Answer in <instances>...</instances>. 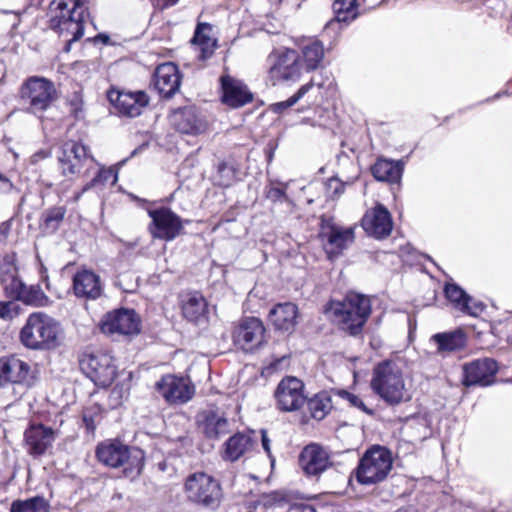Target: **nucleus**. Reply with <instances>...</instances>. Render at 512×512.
Listing matches in <instances>:
<instances>
[{"instance_id": "obj_30", "label": "nucleus", "mask_w": 512, "mask_h": 512, "mask_svg": "<svg viewBox=\"0 0 512 512\" xmlns=\"http://www.w3.org/2000/svg\"><path fill=\"white\" fill-rule=\"evenodd\" d=\"M73 291L76 297L97 299L102 294L99 275L91 270L78 271L73 276Z\"/></svg>"}, {"instance_id": "obj_62", "label": "nucleus", "mask_w": 512, "mask_h": 512, "mask_svg": "<svg viewBox=\"0 0 512 512\" xmlns=\"http://www.w3.org/2000/svg\"><path fill=\"white\" fill-rule=\"evenodd\" d=\"M50 151L49 150H39L37 151L36 153L33 154V159L34 161H38V160H42V159H45L47 157L50 156Z\"/></svg>"}, {"instance_id": "obj_31", "label": "nucleus", "mask_w": 512, "mask_h": 512, "mask_svg": "<svg viewBox=\"0 0 512 512\" xmlns=\"http://www.w3.org/2000/svg\"><path fill=\"white\" fill-rule=\"evenodd\" d=\"M467 334L462 328L439 332L431 337L437 346L438 353L461 351L467 346Z\"/></svg>"}, {"instance_id": "obj_32", "label": "nucleus", "mask_w": 512, "mask_h": 512, "mask_svg": "<svg viewBox=\"0 0 512 512\" xmlns=\"http://www.w3.org/2000/svg\"><path fill=\"white\" fill-rule=\"evenodd\" d=\"M181 310L186 320L194 324H199L207 319L208 303L199 291H194L183 301Z\"/></svg>"}, {"instance_id": "obj_35", "label": "nucleus", "mask_w": 512, "mask_h": 512, "mask_svg": "<svg viewBox=\"0 0 512 512\" xmlns=\"http://www.w3.org/2000/svg\"><path fill=\"white\" fill-rule=\"evenodd\" d=\"M172 128H202L199 111L195 105L177 107L169 114Z\"/></svg>"}, {"instance_id": "obj_23", "label": "nucleus", "mask_w": 512, "mask_h": 512, "mask_svg": "<svg viewBox=\"0 0 512 512\" xmlns=\"http://www.w3.org/2000/svg\"><path fill=\"white\" fill-rule=\"evenodd\" d=\"M55 440V430L42 423H32L24 432V441L28 453L40 457L52 446Z\"/></svg>"}, {"instance_id": "obj_45", "label": "nucleus", "mask_w": 512, "mask_h": 512, "mask_svg": "<svg viewBox=\"0 0 512 512\" xmlns=\"http://www.w3.org/2000/svg\"><path fill=\"white\" fill-rule=\"evenodd\" d=\"M314 85L322 86V83H316L311 79L308 83L299 87V89L288 99L279 101L270 105V110L274 113L281 114L288 108L294 106L301 98L307 94Z\"/></svg>"}, {"instance_id": "obj_29", "label": "nucleus", "mask_w": 512, "mask_h": 512, "mask_svg": "<svg viewBox=\"0 0 512 512\" xmlns=\"http://www.w3.org/2000/svg\"><path fill=\"white\" fill-rule=\"evenodd\" d=\"M215 171L212 174V181L215 186L221 188L231 187L243 179V173L239 162L232 156L219 159L214 164Z\"/></svg>"}, {"instance_id": "obj_25", "label": "nucleus", "mask_w": 512, "mask_h": 512, "mask_svg": "<svg viewBox=\"0 0 512 512\" xmlns=\"http://www.w3.org/2000/svg\"><path fill=\"white\" fill-rule=\"evenodd\" d=\"M299 308L292 302L275 304L268 313V320L277 332L291 335L297 326Z\"/></svg>"}, {"instance_id": "obj_1", "label": "nucleus", "mask_w": 512, "mask_h": 512, "mask_svg": "<svg viewBox=\"0 0 512 512\" xmlns=\"http://www.w3.org/2000/svg\"><path fill=\"white\" fill-rule=\"evenodd\" d=\"M95 457L106 467L114 469L123 467L121 477L131 481L142 474L146 461L144 450L125 444L119 438L99 442L95 447Z\"/></svg>"}, {"instance_id": "obj_26", "label": "nucleus", "mask_w": 512, "mask_h": 512, "mask_svg": "<svg viewBox=\"0 0 512 512\" xmlns=\"http://www.w3.org/2000/svg\"><path fill=\"white\" fill-rule=\"evenodd\" d=\"M318 238L326 240L332 246L330 250H326V254L329 259H334L342 254L343 250L347 248L348 243L354 242V228L341 227L336 223H330L329 231H320Z\"/></svg>"}, {"instance_id": "obj_40", "label": "nucleus", "mask_w": 512, "mask_h": 512, "mask_svg": "<svg viewBox=\"0 0 512 512\" xmlns=\"http://www.w3.org/2000/svg\"><path fill=\"white\" fill-rule=\"evenodd\" d=\"M305 403L310 416L317 421L323 420L332 409L331 396L327 391H320L312 397L307 396Z\"/></svg>"}, {"instance_id": "obj_21", "label": "nucleus", "mask_w": 512, "mask_h": 512, "mask_svg": "<svg viewBox=\"0 0 512 512\" xmlns=\"http://www.w3.org/2000/svg\"><path fill=\"white\" fill-rule=\"evenodd\" d=\"M298 464L306 477H319L332 466L329 453L318 443H309L298 455Z\"/></svg>"}, {"instance_id": "obj_48", "label": "nucleus", "mask_w": 512, "mask_h": 512, "mask_svg": "<svg viewBox=\"0 0 512 512\" xmlns=\"http://www.w3.org/2000/svg\"><path fill=\"white\" fill-rule=\"evenodd\" d=\"M24 313L21 301L9 299L2 301V320H12Z\"/></svg>"}, {"instance_id": "obj_24", "label": "nucleus", "mask_w": 512, "mask_h": 512, "mask_svg": "<svg viewBox=\"0 0 512 512\" xmlns=\"http://www.w3.org/2000/svg\"><path fill=\"white\" fill-rule=\"evenodd\" d=\"M256 447L257 440L254 437V430L238 431L224 442L222 459L234 463L246 453L255 450Z\"/></svg>"}, {"instance_id": "obj_52", "label": "nucleus", "mask_w": 512, "mask_h": 512, "mask_svg": "<svg viewBox=\"0 0 512 512\" xmlns=\"http://www.w3.org/2000/svg\"><path fill=\"white\" fill-rule=\"evenodd\" d=\"M265 197L273 203L276 202H284L288 199L286 193V186L284 187H274V186H266L264 189Z\"/></svg>"}, {"instance_id": "obj_4", "label": "nucleus", "mask_w": 512, "mask_h": 512, "mask_svg": "<svg viewBox=\"0 0 512 512\" xmlns=\"http://www.w3.org/2000/svg\"><path fill=\"white\" fill-rule=\"evenodd\" d=\"M60 322L45 312L31 313L19 333L21 344L35 351H50L60 345Z\"/></svg>"}, {"instance_id": "obj_20", "label": "nucleus", "mask_w": 512, "mask_h": 512, "mask_svg": "<svg viewBox=\"0 0 512 512\" xmlns=\"http://www.w3.org/2000/svg\"><path fill=\"white\" fill-rule=\"evenodd\" d=\"M393 218L388 208L382 203L376 205L364 213L361 219V227L365 233L376 239L388 238L393 230Z\"/></svg>"}, {"instance_id": "obj_34", "label": "nucleus", "mask_w": 512, "mask_h": 512, "mask_svg": "<svg viewBox=\"0 0 512 512\" xmlns=\"http://www.w3.org/2000/svg\"><path fill=\"white\" fill-rule=\"evenodd\" d=\"M30 378V366L27 362L12 355L2 357V380L11 383H24Z\"/></svg>"}, {"instance_id": "obj_61", "label": "nucleus", "mask_w": 512, "mask_h": 512, "mask_svg": "<svg viewBox=\"0 0 512 512\" xmlns=\"http://www.w3.org/2000/svg\"><path fill=\"white\" fill-rule=\"evenodd\" d=\"M83 422L88 431H94L95 424H94L93 416L83 415Z\"/></svg>"}, {"instance_id": "obj_13", "label": "nucleus", "mask_w": 512, "mask_h": 512, "mask_svg": "<svg viewBox=\"0 0 512 512\" xmlns=\"http://www.w3.org/2000/svg\"><path fill=\"white\" fill-rule=\"evenodd\" d=\"M107 100L122 117L134 118L142 114V110L149 105L150 97L144 90L125 91L111 86L107 93Z\"/></svg>"}, {"instance_id": "obj_39", "label": "nucleus", "mask_w": 512, "mask_h": 512, "mask_svg": "<svg viewBox=\"0 0 512 512\" xmlns=\"http://www.w3.org/2000/svg\"><path fill=\"white\" fill-rule=\"evenodd\" d=\"M67 209L65 206H52L45 209L39 219V228L45 234H54L63 222Z\"/></svg>"}, {"instance_id": "obj_8", "label": "nucleus", "mask_w": 512, "mask_h": 512, "mask_svg": "<svg viewBox=\"0 0 512 512\" xmlns=\"http://www.w3.org/2000/svg\"><path fill=\"white\" fill-rule=\"evenodd\" d=\"M85 3L86 0H53L49 8L51 13L55 12V15L50 17L48 27L59 36L64 33L72 34L75 25L70 23V18L71 22L75 21V23H78L81 18L85 27V16L88 14V8L84 7Z\"/></svg>"}, {"instance_id": "obj_41", "label": "nucleus", "mask_w": 512, "mask_h": 512, "mask_svg": "<svg viewBox=\"0 0 512 512\" xmlns=\"http://www.w3.org/2000/svg\"><path fill=\"white\" fill-rule=\"evenodd\" d=\"M443 293L455 310L459 312L469 310L468 302L472 301V296L469 295L459 284L455 282H445L443 286Z\"/></svg>"}, {"instance_id": "obj_36", "label": "nucleus", "mask_w": 512, "mask_h": 512, "mask_svg": "<svg viewBox=\"0 0 512 512\" xmlns=\"http://www.w3.org/2000/svg\"><path fill=\"white\" fill-rule=\"evenodd\" d=\"M211 29V24L207 22L198 23L190 40L191 44L199 48L200 60L209 59L214 54L217 47L216 40H212V38L206 33V31H210Z\"/></svg>"}, {"instance_id": "obj_5", "label": "nucleus", "mask_w": 512, "mask_h": 512, "mask_svg": "<svg viewBox=\"0 0 512 512\" xmlns=\"http://www.w3.org/2000/svg\"><path fill=\"white\" fill-rule=\"evenodd\" d=\"M392 468L391 451L384 446L373 445L359 458L351 476H354L360 485L368 486L384 481Z\"/></svg>"}, {"instance_id": "obj_10", "label": "nucleus", "mask_w": 512, "mask_h": 512, "mask_svg": "<svg viewBox=\"0 0 512 512\" xmlns=\"http://www.w3.org/2000/svg\"><path fill=\"white\" fill-rule=\"evenodd\" d=\"M151 222L148 231L153 239L170 242L183 234V219L171 208L160 206L147 209Z\"/></svg>"}, {"instance_id": "obj_27", "label": "nucleus", "mask_w": 512, "mask_h": 512, "mask_svg": "<svg viewBox=\"0 0 512 512\" xmlns=\"http://www.w3.org/2000/svg\"><path fill=\"white\" fill-rule=\"evenodd\" d=\"M2 285L5 296L13 300H18L25 289L26 284L19 276L14 252L2 257Z\"/></svg>"}, {"instance_id": "obj_54", "label": "nucleus", "mask_w": 512, "mask_h": 512, "mask_svg": "<svg viewBox=\"0 0 512 512\" xmlns=\"http://www.w3.org/2000/svg\"><path fill=\"white\" fill-rule=\"evenodd\" d=\"M73 22L74 21H72L71 23L73 24ZM74 25H75V29L72 31V38L67 40L62 48V51L64 53H69L72 49L73 43L79 41L84 35V26H83L81 20L78 23L74 22Z\"/></svg>"}, {"instance_id": "obj_42", "label": "nucleus", "mask_w": 512, "mask_h": 512, "mask_svg": "<svg viewBox=\"0 0 512 512\" xmlns=\"http://www.w3.org/2000/svg\"><path fill=\"white\" fill-rule=\"evenodd\" d=\"M275 57L273 64L269 68V76L270 79L273 80L277 77L281 70L285 67L287 68L289 65L294 64L296 62H300L301 56L298 51L291 48H283L279 52L273 51L269 58Z\"/></svg>"}, {"instance_id": "obj_44", "label": "nucleus", "mask_w": 512, "mask_h": 512, "mask_svg": "<svg viewBox=\"0 0 512 512\" xmlns=\"http://www.w3.org/2000/svg\"><path fill=\"white\" fill-rule=\"evenodd\" d=\"M50 505L42 496H34L26 500H15L10 512H49Z\"/></svg>"}, {"instance_id": "obj_18", "label": "nucleus", "mask_w": 512, "mask_h": 512, "mask_svg": "<svg viewBox=\"0 0 512 512\" xmlns=\"http://www.w3.org/2000/svg\"><path fill=\"white\" fill-rule=\"evenodd\" d=\"M182 77V72L177 64L164 62L155 68L150 87H153L162 99L168 100L179 91Z\"/></svg>"}, {"instance_id": "obj_9", "label": "nucleus", "mask_w": 512, "mask_h": 512, "mask_svg": "<svg viewBox=\"0 0 512 512\" xmlns=\"http://www.w3.org/2000/svg\"><path fill=\"white\" fill-rule=\"evenodd\" d=\"M82 372L100 388L111 386L117 376L115 359L102 352L85 354L79 361Z\"/></svg>"}, {"instance_id": "obj_14", "label": "nucleus", "mask_w": 512, "mask_h": 512, "mask_svg": "<svg viewBox=\"0 0 512 512\" xmlns=\"http://www.w3.org/2000/svg\"><path fill=\"white\" fill-rule=\"evenodd\" d=\"M498 362L489 357L473 359L462 365L461 384L466 387H489L496 382Z\"/></svg>"}, {"instance_id": "obj_57", "label": "nucleus", "mask_w": 512, "mask_h": 512, "mask_svg": "<svg viewBox=\"0 0 512 512\" xmlns=\"http://www.w3.org/2000/svg\"><path fill=\"white\" fill-rule=\"evenodd\" d=\"M85 42L93 43L95 45L101 43L104 46L113 45L110 35L106 32H99L93 37H88L85 39Z\"/></svg>"}, {"instance_id": "obj_53", "label": "nucleus", "mask_w": 512, "mask_h": 512, "mask_svg": "<svg viewBox=\"0 0 512 512\" xmlns=\"http://www.w3.org/2000/svg\"><path fill=\"white\" fill-rule=\"evenodd\" d=\"M346 183L337 176L330 177L326 182V189L330 192L332 199H338L345 191Z\"/></svg>"}, {"instance_id": "obj_7", "label": "nucleus", "mask_w": 512, "mask_h": 512, "mask_svg": "<svg viewBox=\"0 0 512 512\" xmlns=\"http://www.w3.org/2000/svg\"><path fill=\"white\" fill-rule=\"evenodd\" d=\"M21 100L28 104L27 111L38 115L51 108L57 99V89L52 80L44 76H30L19 88Z\"/></svg>"}, {"instance_id": "obj_50", "label": "nucleus", "mask_w": 512, "mask_h": 512, "mask_svg": "<svg viewBox=\"0 0 512 512\" xmlns=\"http://www.w3.org/2000/svg\"><path fill=\"white\" fill-rule=\"evenodd\" d=\"M302 63L296 62L294 64L289 65L287 68L285 67L283 70L280 71L279 75L275 77L272 81L280 82V81H292L295 82L300 79L301 76V68Z\"/></svg>"}, {"instance_id": "obj_58", "label": "nucleus", "mask_w": 512, "mask_h": 512, "mask_svg": "<svg viewBox=\"0 0 512 512\" xmlns=\"http://www.w3.org/2000/svg\"><path fill=\"white\" fill-rule=\"evenodd\" d=\"M278 148V139H270L264 148L266 161L268 164H270L273 161L274 153L276 149Z\"/></svg>"}, {"instance_id": "obj_11", "label": "nucleus", "mask_w": 512, "mask_h": 512, "mask_svg": "<svg viewBox=\"0 0 512 512\" xmlns=\"http://www.w3.org/2000/svg\"><path fill=\"white\" fill-rule=\"evenodd\" d=\"M98 326L107 335L134 336L141 333V318L135 309L122 306L106 312Z\"/></svg>"}, {"instance_id": "obj_3", "label": "nucleus", "mask_w": 512, "mask_h": 512, "mask_svg": "<svg viewBox=\"0 0 512 512\" xmlns=\"http://www.w3.org/2000/svg\"><path fill=\"white\" fill-rule=\"evenodd\" d=\"M372 392L387 406L395 407L410 401L403 372L392 359H384L375 364L370 381Z\"/></svg>"}, {"instance_id": "obj_28", "label": "nucleus", "mask_w": 512, "mask_h": 512, "mask_svg": "<svg viewBox=\"0 0 512 512\" xmlns=\"http://www.w3.org/2000/svg\"><path fill=\"white\" fill-rule=\"evenodd\" d=\"M197 425L208 440H219L230 432L228 419L214 410H206L199 414Z\"/></svg>"}, {"instance_id": "obj_49", "label": "nucleus", "mask_w": 512, "mask_h": 512, "mask_svg": "<svg viewBox=\"0 0 512 512\" xmlns=\"http://www.w3.org/2000/svg\"><path fill=\"white\" fill-rule=\"evenodd\" d=\"M336 394L339 397H341L342 399L347 400L350 403L351 406H353L355 408H358L359 410H361L365 414H367L369 416H373L374 415V413H375L374 410L371 409V408H368L365 405V403L363 402V400L359 396H357V395H355V394H353V393H351V392H349V391H347L345 389L337 390Z\"/></svg>"}, {"instance_id": "obj_16", "label": "nucleus", "mask_w": 512, "mask_h": 512, "mask_svg": "<svg viewBox=\"0 0 512 512\" xmlns=\"http://www.w3.org/2000/svg\"><path fill=\"white\" fill-rule=\"evenodd\" d=\"M219 99L225 106L238 109L251 103L254 94L244 81L226 73L219 77Z\"/></svg>"}, {"instance_id": "obj_15", "label": "nucleus", "mask_w": 512, "mask_h": 512, "mask_svg": "<svg viewBox=\"0 0 512 512\" xmlns=\"http://www.w3.org/2000/svg\"><path fill=\"white\" fill-rule=\"evenodd\" d=\"M265 333L266 328L260 318L244 317L233 330V343L243 351H253L267 343Z\"/></svg>"}, {"instance_id": "obj_59", "label": "nucleus", "mask_w": 512, "mask_h": 512, "mask_svg": "<svg viewBox=\"0 0 512 512\" xmlns=\"http://www.w3.org/2000/svg\"><path fill=\"white\" fill-rule=\"evenodd\" d=\"M287 512H317L314 506L309 504H293Z\"/></svg>"}, {"instance_id": "obj_19", "label": "nucleus", "mask_w": 512, "mask_h": 512, "mask_svg": "<svg viewBox=\"0 0 512 512\" xmlns=\"http://www.w3.org/2000/svg\"><path fill=\"white\" fill-rule=\"evenodd\" d=\"M334 17L324 26L322 35L331 39L330 46L338 38L343 28L356 20L359 13L358 0H335L332 4Z\"/></svg>"}, {"instance_id": "obj_33", "label": "nucleus", "mask_w": 512, "mask_h": 512, "mask_svg": "<svg viewBox=\"0 0 512 512\" xmlns=\"http://www.w3.org/2000/svg\"><path fill=\"white\" fill-rule=\"evenodd\" d=\"M404 166L402 161H394L379 158L371 166L373 177L380 182L398 183L402 177Z\"/></svg>"}, {"instance_id": "obj_64", "label": "nucleus", "mask_w": 512, "mask_h": 512, "mask_svg": "<svg viewBox=\"0 0 512 512\" xmlns=\"http://www.w3.org/2000/svg\"><path fill=\"white\" fill-rule=\"evenodd\" d=\"M330 223H334L331 218L327 219L325 217H321V221H320V228H321V230L320 231H324L325 229H327V231H329Z\"/></svg>"}, {"instance_id": "obj_55", "label": "nucleus", "mask_w": 512, "mask_h": 512, "mask_svg": "<svg viewBox=\"0 0 512 512\" xmlns=\"http://www.w3.org/2000/svg\"><path fill=\"white\" fill-rule=\"evenodd\" d=\"M468 308V311L465 310L461 313L472 317H477L485 310L486 305L482 301H476L472 299L471 302H468Z\"/></svg>"}, {"instance_id": "obj_43", "label": "nucleus", "mask_w": 512, "mask_h": 512, "mask_svg": "<svg viewBox=\"0 0 512 512\" xmlns=\"http://www.w3.org/2000/svg\"><path fill=\"white\" fill-rule=\"evenodd\" d=\"M18 301H21L23 305L31 306V307H47L52 301L50 298L43 292L40 285H30L25 286L22 294L18 298Z\"/></svg>"}, {"instance_id": "obj_22", "label": "nucleus", "mask_w": 512, "mask_h": 512, "mask_svg": "<svg viewBox=\"0 0 512 512\" xmlns=\"http://www.w3.org/2000/svg\"><path fill=\"white\" fill-rule=\"evenodd\" d=\"M89 157V147L82 142H66L63 145L61 156L58 157L62 175L72 177L79 174L82 169V162Z\"/></svg>"}, {"instance_id": "obj_60", "label": "nucleus", "mask_w": 512, "mask_h": 512, "mask_svg": "<svg viewBox=\"0 0 512 512\" xmlns=\"http://www.w3.org/2000/svg\"><path fill=\"white\" fill-rule=\"evenodd\" d=\"M269 500L267 501V503L271 504V505H279V506H282L283 503H287V499L285 498V496H283L281 493L275 491V492H272L269 496Z\"/></svg>"}, {"instance_id": "obj_2", "label": "nucleus", "mask_w": 512, "mask_h": 512, "mask_svg": "<svg viewBox=\"0 0 512 512\" xmlns=\"http://www.w3.org/2000/svg\"><path fill=\"white\" fill-rule=\"evenodd\" d=\"M324 312H331L342 325L343 331L357 337L371 315L372 305L367 295L349 291L342 300L330 299L324 306Z\"/></svg>"}, {"instance_id": "obj_51", "label": "nucleus", "mask_w": 512, "mask_h": 512, "mask_svg": "<svg viewBox=\"0 0 512 512\" xmlns=\"http://www.w3.org/2000/svg\"><path fill=\"white\" fill-rule=\"evenodd\" d=\"M23 12L20 11H11V10H3L2 15L5 17L2 19V24L8 25L10 27L9 33L13 36L21 22V15Z\"/></svg>"}, {"instance_id": "obj_47", "label": "nucleus", "mask_w": 512, "mask_h": 512, "mask_svg": "<svg viewBox=\"0 0 512 512\" xmlns=\"http://www.w3.org/2000/svg\"><path fill=\"white\" fill-rule=\"evenodd\" d=\"M69 116L79 122L85 119L84 99L81 90L74 91L66 101Z\"/></svg>"}, {"instance_id": "obj_37", "label": "nucleus", "mask_w": 512, "mask_h": 512, "mask_svg": "<svg viewBox=\"0 0 512 512\" xmlns=\"http://www.w3.org/2000/svg\"><path fill=\"white\" fill-rule=\"evenodd\" d=\"M324 45L322 41L318 39L310 40L307 44L301 48V63L305 67L307 72L317 70L324 58Z\"/></svg>"}, {"instance_id": "obj_6", "label": "nucleus", "mask_w": 512, "mask_h": 512, "mask_svg": "<svg viewBox=\"0 0 512 512\" xmlns=\"http://www.w3.org/2000/svg\"><path fill=\"white\" fill-rule=\"evenodd\" d=\"M187 500L212 511L217 510L223 500L220 482L205 472L190 474L184 483Z\"/></svg>"}, {"instance_id": "obj_38", "label": "nucleus", "mask_w": 512, "mask_h": 512, "mask_svg": "<svg viewBox=\"0 0 512 512\" xmlns=\"http://www.w3.org/2000/svg\"><path fill=\"white\" fill-rule=\"evenodd\" d=\"M135 137L143 139L142 142L130 153V155L127 158H124L123 160H121L117 164L118 166L121 167V166L125 165L126 162L130 158L140 154L143 150L148 148L151 141H154L157 146L169 150L171 148V146L174 144L175 136L172 133H168L166 135L165 141H162L159 135L151 133L150 130H146L144 132L138 131L135 134Z\"/></svg>"}, {"instance_id": "obj_12", "label": "nucleus", "mask_w": 512, "mask_h": 512, "mask_svg": "<svg viewBox=\"0 0 512 512\" xmlns=\"http://www.w3.org/2000/svg\"><path fill=\"white\" fill-rule=\"evenodd\" d=\"M305 384L296 376H284L274 390L276 408L281 412H294L300 410L307 396L304 394Z\"/></svg>"}, {"instance_id": "obj_17", "label": "nucleus", "mask_w": 512, "mask_h": 512, "mask_svg": "<svg viewBox=\"0 0 512 512\" xmlns=\"http://www.w3.org/2000/svg\"><path fill=\"white\" fill-rule=\"evenodd\" d=\"M154 388L170 404H185L195 395V386L191 382L172 374L163 375Z\"/></svg>"}, {"instance_id": "obj_46", "label": "nucleus", "mask_w": 512, "mask_h": 512, "mask_svg": "<svg viewBox=\"0 0 512 512\" xmlns=\"http://www.w3.org/2000/svg\"><path fill=\"white\" fill-rule=\"evenodd\" d=\"M109 179H112V185L118 181V168L114 166L109 168H100L94 177L83 186L82 193L93 187L104 185Z\"/></svg>"}, {"instance_id": "obj_63", "label": "nucleus", "mask_w": 512, "mask_h": 512, "mask_svg": "<svg viewBox=\"0 0 512 512\" xmlns=\"http://www.w3.org/2000/svg\"><path fill=\"white\" fill-rule=\"evenodd\" d=\"M179 0H161L159 3L160 9H168L178 3Z\"/></svg>"}, {"instance_id": "obj_56", "label": "nucleus", "mask_w": 512, "mask_h": 512, "mask_svg": "<svg viewBox=\"0 0 512 512\" xmlns=\"http://www.w3.org/2000/svg\"><path fill=\"white\" fill-rule=\"evenodd\" d=\"M260 434H261L262 448L265 451V453L267 454V456L269 457V459L271 461V466L273 467L274 463H275V458H274V456L272 455V452H271L270 439L268 437L267 430L266 429H261L260 430Z\"/></svg>"}]
</instances>
